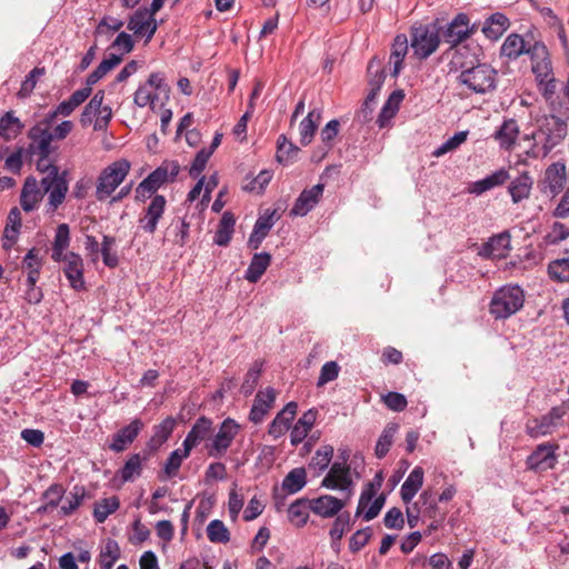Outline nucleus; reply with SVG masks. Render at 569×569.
<instances>
[{
  "label": "nucleus",
  "instance_id": "obj_35",
  "mask_svg": "<svg viewBox=\"0 0 569 569\" xmlns=\"http://www.w3.org/2000/svg\"><path fill=\"white\" fill-rule=\"evenodd\" d=\"M307 485V471L303 467L290 470L281 482V490L287 495H295Z\"/></svg>",
  "mask_w": 569,
  "mask_h": 569
},
{
  "label": "nucleus",
  "instance_id": "obj_64",
  "mask_svg": "<svg viewBox=\"0 0 569 569\" xmlns=\"http://www.w3.org/2000/svg\"><path fill=\"white\" fill-rule=\"evenodd\" d=\"M158 99L159 94L146 84L139 86L133 97L134 103L140 108H143L148 104L153 106Z\"/></svg>",
  "mask_w": 569,
  "mask_h": 569
},
{
  "label": "nucleus",
  "instance_id": "obj_34",
  "mask_svg": "<svg viewBox=\"0 0 569 569\" xmlns=\"http://www.w3.org/2000/svg\"><path fill=\"white\" fill-rule=\"evenodd\" d=\"M519 132L520 131L517 121L515 119H507L496 131L495 138L501 148L510 150L515 146Z\"/></svg>",
  "mask_w": 569,
  "mask_h": 569
},
{
  "label": "nucleus",
  "instance_id": "obj_30",
  "mask_svg": "<svg viewBox=\"0 0 569 569\" xmlns=\"http://www.w3.org/2000/svg\"><path fill=\"white\" fill-rule=\"evenodd\" d=\"M510 27L509 19L500 12H496L486 19L482 32L489 40H498Z\"/></svg>",
  "mask_w": 569,
  "mask_h": 569
},
{
  "label": "nucleus",
  "instance_id": "obj_27",
  "mask_svg": "<svg viewBox=\"0 0 569 569\" xmlns=\"http://www.w3.org/2000/svg\"><path fill=\"white\" fill-rule=\"evenodd\" d=\"M176 423L173 417H167L160 423L153 426V435L147 443L150 451H157L170 438Z\"/></svg>",
  "mask_w": 569,
  "mask_h": 569
},
{
  "label": "nucleus",
  "instance_id": "obj_11",
  "mask_svg": "<svg viewBox=\"0 0 569 569\" xmlns=\"http://www.w3.org/2000/svg\"><path fill=\"white\" fill-rule=\"evenodd\" d=\"M476 24H470V19L467 13H458L442 31V37L446 43L450 44V49H462L458 46L465 40L469 39L476 32Z\"/></svg>",
  "mask_w": 569,
  "mask_h": 569
},
{
  "label": "nucleus",
  "instance_id": "obj_43",
  "mask_svg": "<svg viewBox=\"0 0 569 569\" xmlns=\"http://www.w3.org/2000/svg\"><path fill=\"white\" fill-rule=\"evenodd\" d=\"M527 50L523 38L520 34L511 33L505 39L500 48V54L515 60L522 53H527Z\"/></svg>",
  "mask_w": 569,
  "mask_h": 569
},
{
  "label": "nucleus",
  "instance_id": "obj_38",
  "mask_svg": "<svg viewBox=\"0 0 569 569\" xmlns=\"http://www.w3.org/2000/svg\"><path fill=\"white\" fill-rule=\"evenodd\" d=\"M321 118V112L319 109H312L309 111L307 117L302 119V121L299 124V132H300V143L302 146H308L311 143L313 136L316 133V130L318 128L319 121Z\"/></svg>",
  "mask_w": 569,
  "mask_h": 569
},
{
  "label": "nucleus",
  "instance_id": "obj_47",
  "mask_svg": "<svg viewBox=\"0 0 569 569\" xmlns=\"http://www.w3.org/2000/svg\"><path fill=\"white\" fill-rule=\"evenodd\" d=\"M122 60L121 56L110 54L103 59L99 66L87 77L86 84L92 88L99 80H101L109 71L117 67Z\"/></svg>",
  "mask_w": 569,
  "mask_h": 569
},
{
  "label": "nucleus",
  "instance_id": "obj_29",
  "mask_svg": "<svg viewBox=\"0 0 569 569\" xmlns=\"http://www.w3.org/2000/svg\"><path fill=\"white\" fill-rule=\"evenodd\" d=\"M425 471L421 467H415L400 489V496L405 503H409L417 492L420 490L423 483Z\"/></svg>",
  "mask_w": 569,
  "mask_h": 569
},
{
  "label": "nucleus",
  "instance_id": "obj_41",
  "mask_svg": "<svg viewBox=\"0 0 569 569\" xmlns=\"http://www.w3.org/2000/svg\"><path fill=\"white\" fill-rule=\"evenodd\" d=\"M24 124L12 111H7L0 118V137L6 141L16 139L23 130Z\"/></svg>",
  "mask_w": 569,
  "mask_h": 569
},
{
  "label": "nucleus",
  "instance_id": "obj_7",
  "mask_svg": "<svg viewBox=\"0 0 569 569\" xmlns=\"http://www.w3.org/2000/svg\"><path fill=\"white\" fill-rule=\"evenodd\" d=\"M559 81L556 76L537 84L538 92L545 99L548 109L569 114V78L563 82L558 94Z\"/></svg>",
  "mask_w": 569,
  "mask_h": 569
},
{
  "label": "nucleus",
  "instance_id": "obj_3",
  "mask_svg": "<svg viewBox=\"0 0 569 569\" xmlns=\"http://www.w3.org/2000/svg\"><path fill=\"white\" fill-rule=\"evenodd\" d=\"M525 302L523 290L519 286H505L498 289L490 301V313L496 319H507L520 310Z\"/></svg>",
  "mask_w": 569,
  "mask_h": 569
},
{
  "label": "nucleus",
  "instance_id": "obj_52",
  "mask_svg": "<svg viewBox=\"0 0 569 569\" xmlns=\"http://www.w3.org/2000/svg\"><path fill=\"white\" fill-rule=\"evenodd\" d=\"M190 452L191 450L187 451L186 447H182L173 450L169 455L163 465V472L168 478L176 476L182 465V461L190 456Z\"/></svg>",
  "mask_w": 569,
  "mask_h": 569
},
{
  "label": "nucleus",
  "instance_id": "obj_23",
  "mask_svg": "<svg viewBox=\"0 0 569 569\" xmlns=\"http://www.w3.org/2000/svg\"><path fill=\"white\" fill-rule=\"evenodd\" d=\"M311 500V511L325 519L336 517L346 507V501L331 495H322Z\"/></svg>",
  "mask_w": 569,
  "mask_h": 569
},
{
  "label": "nucleus",
  "instance_id": "obj_28",
  "mask_svg": "<svg viewBox=\"0 0 569 569\" xmlns=\"http://www.w3.org/2000/svg\"><path fill=\"white\" fill-rule=\"evenodd\" d=\"M408 53V39L406 34H397L393 39L389 63L392 64L391 76L398 77L402 67L405 57Z\"/></svg>",
  "mask_w": 569,
  "mask_h": 569
},
{
  "label": "nucleus",
  "instance_id": "obj_4",
  "mask_svg": "<svg viewBox=\"0 0 569 569\" xmlns=\"http://www.w3.org/2000/svg\"><path fill=\"white\" fill-rule=\"evenodd\" d=\"M131 164L127 159L117 160L107 166L99 174L96 184V199L104 201L123 182Z\"/></svg>",
  "mask_w": 569,
  "mask_h": 569
},
{
  "label": "nucleus",
  "instance_id": "obj_24",
  "mask_svg": "<svg viewBox=\"0 0 569 569\" xmlns=\"http://www.w3.org/2000/svg\"><path fill=\"white\" fill-rule=\"evenodd\" d=\"M510 250V234L508 231L495 234L485 242L480 250L479 256L483 258H506Z\"/></svg>",
  "mask_w": 569,
  "mask_h": 569
},
{
  "label": "nucleus",
  "instance_id": "obj_14",
  "mask_svg": "<svg viewBox=\"0 0 569 569\" xmlns=\"http://www.w3.org/2000/svg\"><path fill=\"white\" fill-rule=\"evenodd\" d=\"M557 445H538L526 460L527 468L535 471L552 469L557 462Z\"/></svg>",
  "mask_w": 569,
  "mask_h": 569
},
{
  "label": "nucleus",
  "instance_id": "obj_51",
  "mask_svg": "<svg viewBox=\"0 0 569 569\" xmlns=\"http://www.w3.org/2000/svg\"><path fill=\"white\" fill-rule=\"evenodd\" d=\"M299 150L300 149L289 141L284 134H281L277 141V161L281 164H288L298 154Z\"/></svg>",
  "mask_w": 569,
  "mask_h": 569
},
{
  "label": "nucleus",
  "instance_id": "obj_25",
  "mask_svg": "<svg viewBox=\"0 0 569 569\" xmlns=\"http://www.w3.org/2000/svg\"><path fill=\"white\" fill-rule=\"evenodd\" d=\"M566 181V164L562 162H555L550 164L545 172L542 181V191L549 192L552 196L560 192Z\"/></svg>",
  "mask_w": 569,
  "mask_h": 569
},
{
  "label": "nucleus",
  "instance_id": "obj_8",
  "mask_svg": "<svg viewBox=\"0 0 569 569\" xmlns=\"http://www.w3.org/2000/svg\"><path fill=\"white\" fill-rule=\"evenodd\" d=\"M567 413L565 406H556L540 418L528 419L526 423V432L531 438H538L551 435L563 425V417Z\"/></svg>",
  "mask_w": 569,
  "mask_h": 569
},
{
  "label": "nucleus",
  "instance_id": "obj_42",
  "mask_svg": "<svg viewBox=\"0 0 569 569\" xmlns=\"http://www.w3.org/2000/svg\"><path fill=\"white\" fill-rule=\"evenodd\" d=\"M532 183L533 181L527 172H523L513 179L508 188L512 201L518 203L521 200L527 199L530 194Z\"/></svg>",
  "mask_w": 569,
  "mask_h": 569
},
{
  "label": "nucleus",
  "instance_id": "obj_33",
  "mask_svg": "<svg viewBox=\"0 0 569 569\" xmlns=\"http://www.w3.org/2000/svg\"><path fill=\"white\" fill-rule=\"evenodd\" d=\"M70 228L67 223H60L54 233V239L52 241L51 247V259L54 262H60L62 257L66 256L64 252L70 246Z\"/></svg>",
  "mask_w": 569,
  "mask_h": 569
},
{
  "label": "nucleus",
  "instance_id": "obj_61",
  "mask_svg": "<svg viewBox=\"0 0 569 569\" xmlns=\"http://www.w3.org/2000/svg\"><path fill=\"white\" fill-rule=\"evenodd\" d=\"M549 276L560 282L569 281V258L558 259L549 263Z\"/></svg>",
  "mask_w": 569,
  "mask_h": 569
},
{
  "label": "nucleus",
  "instance_id": "obj_12",
  "mask_svg": "<svg viewBox=\"0 0 569 569\" xmlns=\"http://www.w3.org/2000/svg\"><path fill=\"white\" fill-rule=\"evenodd\" d=\"M60 262H63L62 270L69 281L70 287L76 291L84 290V266L81 256L73 251H69L64 257H62Z\"/></svg>",
  "mask_w": 569,
  "mask_h": 569
},
{
  "label": "nucleus",
  "instance_id": "obj_45",
  "mask_svg": "<svg viewBox=\"0 0 569 569\" xmlns=\"http://www.w3.org/2000/svg\"><path fill=\"white\" fill-rule=\"evenodd\" d=\"M190 223L186 218L177 217L172 219L167 229L169 236H172V242L179 247H184L189 239Z\"/></svg>",
  "mask_w": 569,
  "mask_h": 569
},
{
  "label": "nucleus",
  "instance_id": "obj_50",
  "mask_svg": "<svg viewBox=\"0 0 569 569\" xmlns=\"http://www.w3.org/2000/svg\"><path fill=\"white\" fill-rule=\"evenodd\" d=\"M367 73L369 88L381 90V87L386 80V71L381 60L377 57H373L368 63Z\"/></svg>",
  "mask_w": 569,
  "mask_h": 569
},
{
  "label": "nucleus",
  "instance_id": "obj_55",
  "mask_svg": "<svg viewBox=\"0 0 569 569\" xmlns=\"http://www.w3.org/2000/svg\"><path fill=\"white\" fill-rule=\"evenodd\" d=\"M84 497V487L74 486L72 491H70L69 496L67 497L64 505H62L60 508L62 516L72 515L81 506Z\"/></svg>",
  "mask_w": 569,
  "mask_h": 569
},
{
  "label": "nucleus",
  "instance_id": "obj_57",
  "mask_svg": "<svg viewBox=\"0 0 569 569\" xmlns=\"http://www.w3.org/2000/svg\"><path fill=\"white\" fill-rule=\"evenodd\" d=\"M261 372H262V363L259 361H254L253 365L247 371V373L244 376V380L240 388L241 392L246 397L252 395V392L254 391L256 386L261 376Z\"/></svg>",
  "mask_w": 569,
  "mask_h": 569
},
{
  "label": "nucleus",
  "instance_id": "obj_46",
  "mask_svg": "<svg viewBox=\"0 0 569 569\" xmlns=\"http://www.w3.org/2000/svg\"><path fill=\"white\" fill-rule=\"evenodd\" d=\"M147 457L141 458L140 453L129 456L123 467L118 471L123 482L133 481L142 472V462Z\"/></svg>",
  "mask_w": 569,
  "mask_h": 569
},
{
  "label": "nucleus",
  "instance_id": "obj_1",
  "mask_svg": "<svg viewBox=\"0 0 569 569\" xmlns=\"http://www.w3.org/2000/svg\"><path fill=\"white\" fill-rule=\"evenodd\" d=\"M463 52H468L467 47L457 49L450 62L452 66L451 70H462L458 77L459 83L468 87L476 93L493 91L497 86V71L487 63H478L477 66H473L472 61L469 63L462 62L460 58Z\"/></svg>",
  "mask_w": 569,
  "mask_h": 569
},
{
  "label": "nucleus",
  "instance_id": "obj_2",
  "mask_svg": "<svg viewBox=\"0 0 569 569\" xmlns=\"http://www.w3.org/2000/svg\"><path fill=\"white\" fill-rule=\"evenodd\" d=\"M180 172V164L177 160H164L150 172L136 188V200L144 201L154 194L161 187L173 182Z\"/></svg>",
  "mask_w": 569,
  "mask_h": 569
},
{
  "label": "nucleus",
  "instance_id": "obj_19",
  "mask_svg": "<svg viewBox=\"0 0 569 569\" xmlns=\"http://www.w3.org/2000/svg\"><path fill=\"white\" fill-rule=\"evenodd\" d=\"M298 405L295 401L288 402L273 418L268 428V435L273 439H279L291 427V422L297 415Z\"/></svg>",
  "mask_w": 569,
  "mask_h": 569
},
{
  "label": "nucleus",
  "instance_id": "obj_10",
  "mask_svg": "<svg viewBox=\"0 0 569 569\" xmlns=\"http://www.w3.org/2000/svg\"><path fill=\"white\" fill-rule=\"evenodd\" d=\"M527 54L531 61V71L535 76L536 86L555 76L550 53L543 42L537 41L528 47Z\"/></svg>",
  "mask_w": 569,
  "mask_h": 569
},
{
  "label": "nucleus",
  "instance_id": "obj_18",
  "mask_svg": "<svg viewBox=\"0 0 569 569\" xmlns=\"http://www.w3.org/2000/svg\"><path fill=\"white\" fill-rule=\"evenodd\" d=\"M143 427L144 425L140 419H133L112 436L109 449L117 453L124 451L136 440Z\"/></svg>",
  "mask_w": 569,
  "mask_h": 569
},
{
  "label": "nucleus",
  "instance_id": "obj_13",
  "mask_svg": "<svg viewBox=\"0 0 569 569\" xmlns=\"http://www.w3.org/2000/svg\"><path fill=\"white\" fill-rule=\"evenodd\" d=\"M167 206V199L162 194H154L149 206L139 218V227L147 233L153 234L162 219Z\"/></svg>",
  "mask_w": 569,
  "mask_h": 569
},
{
  "label": "nucleus",
  "instance_id": "obj_39",
  "mask_svg": "<svg viewBox=\"0 0 569 569\" xmlns=\"http://www.w3.org/2000/svg\"><path fill=\"white\" fill-rule=\"evenodd\" d=\"M121 556L119 543L111 538L104 541L98 556L99 569H112Z\"/></svg>",
  "mask_w": 569,
  "mask_h": 569
},
{
  "label": "nucleus",
  "instance_id": "obj_31",
  "mask_svg": "<svg viewBox=\"0 0 569 569\" xmlns=\"http://www.w3.org/2000/svg\"><path fill=\"white\" fill-rule=\"evenodd\" d=\"M383 479L385 478H383L382 471H378L375 475L373 479L363 486L362 491L359 497V501H358V506H357V510H356V517H360L362 515V512L365 511V509L368 507V505L371 502L373 497H376V495L382 487Z\"/></svg>",
  "mask_w": 569,
  "mask_h": 569
},
{
  "label": "nucleus",
  "instance_id": "obj_6",
  "mask_svg": "<svg viewBox=\"0 0 569 569\" xmlns=\"http://www.w3.org/2000/svg\"><path fill=\"white\" fill-rule=\"evenodd\" d=\"M68 171L60 172L59 168H53L41 179L39 186L44 193H48L47 211L54 212L64 201L69 191Z\"/></svg>",
  "mask_w": 569,
  "mask_h": 569
},
{
  "label": "nucleus",
  "instance_id": "obj_54",
  "mask_svg": "<svg viewBox=\"0 0 569 569\" xmlns=\"http://www.w3.org/2000/svg\"><path fill=\"white\" fill-rule=\"evenodd\" d=\"M397 429H398L397 425H395V423L388 425L383 429L382 433L380 435V437L376 443V449H375V453L379 459L386 457V455L389 452L390 447L392 446L393 437L397 432Z\"/></svg>",
  "mask_w": 569,
  "mask_h": 569
},
{
  "label": "nucleus",
  "instance_id": "obj_37",
  "mask_svg": "<svg viewBox=\"0 0 569 569\" xmlns=\"http://www.w3.org/2000/svg\"><path fill=\"white\" fill-rule=\"evenodd\" d=\"M234 216L230 211L223 212L214 233L213 242L220 247H227L234 231Z\"/></svg>",
  "mask_w": 569,
  "mask_h": 569
},
{
  "label": "nucleus",
  "instance_id": "obj_60",
  "mask_svg": "<svg viewBox=\"0 0 569 569\" xmlns=\"http://www.w3.org/2000/svg\"><path fill=\"white\" fill-rule=\"evenodd\" d=\"M123 21L118 19V18H114V17H110V16H104L97 24L96 29H94V36H111L113 32H117L119 31L122 27H123Z\"/></svg>",
  "mask_w": 569,
  "mask_h": 569
},
{
  "label": "nucleus",
  "instance_id": "obj_56",
  "mask_svg": "<svg viewBox=\"0 0 569 569\" xmlns=\"http://www.w3.org/2000/svg\"><path fill=\"white\" fill-rule=\"evenodd\" d=\"M207 537L213 543H227L230 532L221 520L214 519L207 527Z\"/></svg>",
  "mask_w": 569,
  "mask_h": 569
},
{
  "label": "nucleus",
  "instance_id": "obj_49",
  "mask_svg": "<svg viewBox=\"0 0 569 569\" xmlns=\"http://www.w3.org/2000/svg\"><path fill=\"white\" fill-rule=\"evenodd\" d=\"M333 452L335 449L331 445H325L320 447L312 456L309 462V468L320 475L329 467L333 457Z\"/></svg>",
  "mask_w": 569,
  "mask_h": 569
},
{
  "label": "nucleus",
  "instance_id": "obj_58",
  "mask_svg": "<svg viewBox=\"0 0 569 569\" xmlns=\"http://www.w3.org/2000/svg\"><path fill=\"white\" fill-rule=\"evenodd\" d=\"M418 503L421 505V512L425 517L436 519L441 513L439 512L438 499H436L429 490L421 492L419 501L415 506Z\"/></svg>",
  "mask_w": 569,
  "mask_h": 569
},
{
  "label": "nucleus",
  "instance_id": "obj_21",
  "mask_svg": "<svg viewBox=\"0 0 569 569\" xmlns=\"http://www.w3.org/2000/svg\"><path fill=\"white\" fill-rule=\"evenodd\" d=\"M213 430L212 419L206 416L199 417L187 433L182 447H186L187 451L192 450L201 441L209 439Z\"/></svg>",
  "mask_w": 569,
  "mask_h": 569
},
{
  "label": "nucleus",
  "instance_id": "obj_62",
  "mask_svg": "<svg viewBox=\"0 0 569 569\" xmlns=\"http://www.w3.org/2000/svg\"><path fill=\"white\" fill-rule=\"evenodd\" d=\"M116 244V239L111 236L104 234L100 248L103 263L109 268H116L119 263L117 253H112L111 249Z\"/></svg>",
  "mask_w": 569,
  "mask_h": 569
},
{
  "label": "nucleus",
  "instance_id": "obj_15",
  "mask_svg": "<svg viewBox=\"0 0 569 569\" xmlns=\"http://www.w3.org/2000/svg\"><path fill=\"white\" fill-rule=\"evenodd\" d=\"M28 138L30 143L28 146L27 151L30 154H42L50 156L56 148L52 147V137L50 134V130H47L46 126L34 124L28 131Z\"/></svg>",
  "mask_w": 569,
  "mask_h": 569
},
{
  "label": "nucleus",
  "instance_id": "obj_59",
  "mask_svg": "<svg viewBox=\"0 0 569 569\" xmlns=\"http://www.w3.org/2000/svg\"><path fill=\"white\" fill-rule=\"evenodd\" d=\"M150 17L151 14L147 11V8L141 7L129 17L127 28L132 31L134 36L139 37L141 32H143V28Z\"/></svg>",
  "mask_w": 569,
  "mask_h": 569
},
{
  "label": "nucleus",
  "instance_id": "obj_16",
  "mask_svg": "<svg viewBox=\"0 0 569 569\" xmlns=\"http://www.w3.org/2000/svg\"><path fill=\"white\" fill-rule=\"evenodd\" d=\"M325 186L318 183L309 189L301 191L299 197L296 199L289 214L291 217H305L307 216L322 198Z\"/></svg>",
  "mask_w": 569,
  "mask_h": 569
},
{
  "label": "nucleus",
  "instance_id": "obj_17",
  "mask_svg": "<svg viewBox=\"0 0 569 569\" xmlns=\"http://www.w3.org/2000/svg\"><path fill=\"white\" fill-rule=\"evenodd\" d=\"M352 486L350 468L348 465L336 461L321 481V487L331 490H349Z\"/></svg>",
  "mask_w": 569,
  "mask_h": 569
},
{
  "label": "nucleus",
  "instance_id": "obj_44",
  "mask_svg": "<svg viewBox=\"0 0 569 569\" xmlns=\"http://www.w3.org/2000/svg\"><path fill=\"white\" fill-rule=\"evenodd\" d=\"M42 258L39 256V250L31 248L23 258L22 267L28 271L27 282L31 284L37 283L40 270L42 268Z\"/></svg>",
  "mask_w": 569,
  "mask_h": 569
},
{
  "label": "nucleus",
  "instance_id": "obj_5",
  "mask_svg": "<svg viewBox=\"0 0 569 569\" xmlns=\"http://www.w3.org/2000/svg\"><path fill=\"white\" fill-rule=\"evenodd\" d=\"M440 28L436 23L419 24L410 31V44L419 60H426L439 48Z\"/></svg>",
  "mask_w": 569,
  "mask_h": 569
},
{
  "label": "nucleus",
  "instance_id": "obj_26",
  "mask_svg": "<svg viewBox=\"0 0 569 569\" xmlns=\"http://www.w3.org/2000/svg\"><path fill=\"white\" fill-rule=\"evenodd\" d=\"M508 179L509 172L506 169H499L483 179L469 183L468 191L472 194L480 196L488 190L502 186Z\"/></svg>",
  "mask_w": 569,
  "mask_h": 569
},
{
  "label": "nucleus",
  "instance_id": "obj_63",
  "mask_svg": "<svg viewBox=\"0 0 569 569\" xmlns=\"http://www.w3.org/2000/svg\"><path fill=\"white\" fill-rule=\"evenodd\" d=\"M468 132L459 131L456 132L452 137H450L447 141H445L441 146L433 150V157H441L449 151L457 149L461 143L467 140Z\"/></svg>",
  "mask_w": 569,
  "mask_h": 569
},
{
  "label": "nucleus",
  "instance_id": "obj_22",
  "mask_svg": "<svg viewBox=\"0 0 569 569\" xmlns=\"http://www.w3.org/2000/svg\"><path fill=\"white\" fill-rule=\"evenodd\" d=\"M43 199V191L39 186V181L29 176L26 178L20 193V206L26 212H31L38 209Z\"/></svg>",
  "mask_w": 569,
  "mask_h": 569
},
{
  "label": "nucleus",
  "instance_id": "obj_48",
  "mask_svg": "<svg viewBox=\"0 0 569 569\" xmlns=\"http://www.w3.org/2000/svg\"><path fill=\"white\" fill-rule=\"evenodd\" d=\"M120 507V501L117 496L103 498L94 503L93 518L98 523H102L107 518L116 512Z\"/></svg>",
  "mask_w": 569,
  "mask_h": 569
},
{
  "label": "nucleus",
  "instance_id": "obj_53",
  "mask_svg": "<svg viewBox=\"0 0 569 569\" xmlns=\"http://www.w3.org/2000/svg\"><path fill=\"white\" fill-rule=\"evenodd\" d=\"M350 526L351 519L350 513L348 511L340 512L339 515L336 516L332 527L329 530V536L332 540L333 548L342 539L345 532L350 528Z\"/></svg>",
  "mask_w": 569,
  "mask_h": 569
},
{
  "label": "nucleus",
  "instance_id": "obj_36",
  "mask_svg": "<svg viewBox=\"0 0 569 569\" xmlns=\"http://www.w3.org/2000/svg\"><path fill=\"white\" fill-rule=\"evenodd\" d=\"M270 262L271 256L268 252L254 253L244 272V279L251 283H256L266 272Z\"/></svg>",
  "mask_w": 569,
  "mask_h": 569
},
{
  "label": "nucleus",
  "instance_id": "obj_32",
  "mask_svg": "<svg viewBox=\"0 0 569 569\" xmlns=\"http://www.w3.org/2000/svg\"><path fill=\"white\" fill-rule=\"evenodd\" d=\"M383 479L385 478H383L382 471H378L375 475L373 479L363 486L362 491L359 497V501H358V506H357V510H356V517H360L362 515V512L365 511V509L368 507V505L371 502L373 497H376V495L382 487Z\"/></svg>",
  "mask_w": 569,
  "mask_h": 569
},
{
  "label": "nucleus",
  "instance_id": "obj_40",
  "mask_svg": "<svg viewBox=\"0 0 569 569\" xmlns=\"http://www.w3.org/2000/svg\"><path fill=\"white\" fill-rule=\"evenodd\" d=\"M309 511H311V500L299 498L289 506L288 518L297 527H303L308 522Z\"/></svg>",
  "mask_w": 569,
  "mask_h": 569
},
{
  "label": "nucleus",
  "instance_id": "obj_20",
  "mask_svg": "<svg viewBox=\"0 0 569 569\" xmlns=\"http://www.w3.org/2000/svg\"><path fill=\"white\" fill-rule=\"evenodd\" d=\"M276 390L271 387H268L264 391H259L256 395L249 413V420L252 423L259 425L264 420V417L269 413L276 401Z\"/></svg>",
  "mask_w": 569,
  "mask_h": 569
},
{
  "label": "nucleus",
  "instance_id": "obj_9",
  "mask_svg": "<svg viewBox=\"0 0 569 569\" xmlns=\"http://www.w3.org/2000/svg\"><path fill=\"white\" fill-rule=\"evenodd\" d=\"M239 430L240 426L233 419H224L211 441L206 445L209 457H223L231 447Z\"/></svg>",
  "mask_w": 569,
  "mask_h": 569
}]
</instances>
